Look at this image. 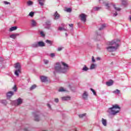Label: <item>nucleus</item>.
I'll return each instance as SVG.
<instances>
[{"mask_svg":"<svg viewBox=\"0 0 131 131\" xmlns=\"http://www.w3.org/2000/svg\"><path fill=\"white\" fill-rule=\"evenodd\" d=\"M45 42H46V43H48V45H50V46H52L53 45V41L50 40H46Z\"/></svg>","mask_w":131,"mask_h":131,"instance_id":"24","label":"nucleus"},{"mask_svg":"<svg viewBox=\"0 0 131 131\" xmlns=\"http://www.w3.org/2000/svg\"><path fill=\"white\" fill-rule=\"evenodd\" d=\"M101 122L104 126H107V120L104 118H102Z\"/></svg>","mask_w":131,"mask_h":131,"instance_id":"14","label":"nucleus"},{"mask_svg":"<svg viewBox=\"0 0 131 131\" xmlns=\"http://www.w3.org/2000/svg\"><path fill=\"white\" fill-rule=\"evenodd\" d=\"M54 16L55 20H58V19L60 18V15L58 14V13L57 11L55 12L54 15Z\"/></svg>","mask_w":131,"mask_h":131,"instance_id":"12","label":"nucleus"},{"mask_svg":"<svg viewBox=\"0 0 131 131\" xmlns=\"http://www.w3.org/2000/svg\"><path fill=\"white\" fill-rule=\"evenodd\" d=\"M79 17L80 18L81 21H82L84 23H85L86 22V17H88V15L84 13H82L80 14Z\"/></svg>","mask_w":131,"mask_h":131,"instance_id":"6","label":"nucleus"},{"mask_svg":"<svg viewBox=\"0 0 131 131\" xmlns=\"http://www.w3.org/2000/svg\"><path fill=\"white\" fill-rule=\"evenodd\" d=\"M66 35L67 36V33H66Z\"/></svg>","mask_w":131,"mask_h":131,"instance_id":"54","label":"nucleus"},{"mask_svg":"<svg viewBox=\"0 0 131 131\" xmlns=\"http://www.w3.org/2000/svg\"><path fill=\"white\" fill-rule=\"evenodd\" d=\"M107 45L109 46L106 48V50L108 52H115L119 47V40L117 39L113 40L108 42Z\"/></svg>","mask_w":131,"mask_h":131,"instance_id":"2","label":"nucleus"},{"mask_svg":"<svg viewBox=\"0 0 131 131\" xmlns=\"http://www.w3.org/2000/svg\"><path fill=\"white\" fill-rule=\"evenodd\" d=\"M40 80L42 82H46L48 81V77L42 76L40 77Z\"/></svg>","mask_w":131,"mask_h":131,"instance_id":"11","label":"nucleus"},{"mask_svg":"<svg viewBox=\"0 0 131 131\" xmlns=\"http://www.w3.org/2000/svg\"><path fill=\"white\" fill-rule=\"evenodd\" d=\"M122 3L123 5H126V4H127V3L126 2V1L125 0H123L122 1Z\"/></svg>","mask_w":131,"mask_h":131,"instance_id":"43","label":"nucleus"},{"mask_svg":"<svg viewBox=\"0 0 131 131\" xmlns=\"http://www.w3.org/2000/svg\"><path fill=\"white\" fill-rule=\"evenodd\" d=\"M46 25H48V26H50V25H51V23L50 21H47L46 23Z\"/></svg>","mask_w":131,"mask_h":131,"instance_id":"47","label":"nucleus"},{"mask_svg":"<svg viewBox=\"0 0 131 131\" xmlns=\"http://www.w3.org/2000/svg\"><path fill=\"white\" fill-rule=\"evenodd\" d=\"M97 67V65L95 64H92L90 66V70H93V69H95Z\"/></svg>","mask_w":131,"mask_h":131,"instance_id":"20","label":"nucleus"},{"mask_svg":"<svg viewBox=\"0 0 131 131\" xmlns=\"http://www.w3.org/2000/svg\"><path fill=\"white\" fill-rule=\"evenodd\" d=\"M12 90H13L14 92H17V86H16V85H14V86L12 88Z\"/></svg>","mask_w":131,"mask_h":131,"instance_id":"35","label":"nucleus"},{"mask_svg":"<svg viewBox=\"0 0 131 131\" xmlns=\"http://www.w3.org/2000/svg\"><path fill=\"white\" fill-rule=\"evenodd\" d=\"M114 8L115 10H116V11H119L121 10V9H120V8L116 7V6H115V5H114Z\"/></svg>","mask_w":131,"mask_h":131,"instance_id":"30","label":"nucleus"},{"mask_svg":"<svg viewBox=\"0 0 131 131\" xmlns=\"http://www.w3.org/2000/svg\"><path fill=\"white\" fill-rule=\"evenodd\" d=\"M14 92L9 91L6 93V97L7 99H11L13 96H14Z\"/></svg>","mask_w":131,"mask_h":131,"instance_id":"9","label":"nucleus"},{"mask_svg":"<svg viewBox=\"0 0 131 131\" xmlns=\"http://www.w3.org/2000/svg\"><path fill=\"white\" fill-rule=\"evenodd\" d=\"M40 34L41 35V36H45V33H43V31H41L40 32Z\"/></svg>","mask_w":131,"mask_h":131,"instance_id":"45","label":"nucleus"},{"mask_svg":"<svg viewBox=\"0 0 131 131\" xmlns=\"http://www.w3.org/2000/svg\"><path fill=\"white\" fill-rule=\"evenodd\" d=\"M97 60H101V58L100 57H97Z\"/></svg>","mask_w":131,"mask_h":131,"instance_id":"51","label":"nucleus"},{"mask_svg":"<svg viewBox=\"0 0 131 131\" xmlns=\"http://www.w3.org/2000/svg\"><path fill=\"white\" fill-rule=\"evenodd\" d=\"M36 85L33 84L30 88V91H33V90L36 89Z\"/></svg>","mask_w":131,"mask_h":131,"instance_id":"23","label":"nucleus"},{"mask_svg":"<svg viewBox=\"0 0 131 131\" xmlns=\"http://www.w3.org/2000/svg\"><path fill=\"white\" fill-rule=\"evenodd\" d=\"M18 28V27L15 26V27H12L11 28H10L9 29V31L10 32H12V31H15V30H17V29Z\"/></svg>","mask_w":131,"mask_h":131,"instance_id":"18","label":"nucleus"},{"mask_svg":"<svg viewBox=\"0 0 131 131\" xmlns=\"http://www.w3.org/2000/svg\"><path fill=\"white\" fill-rule=\"evenodd\" d=\"M14 68H15V71L14 72V74L16 76H19V73H21V64L19 62H17L14 64Z\"/></svg>","mask_w":131,"mask_h":131,"instance_id":"4","label":"nucleus"},{"mask_svg":"<svg viewBox=\"0 0 131 131\" xmlns=\"http://www.w3.org/2000/svg\"><path fill=\"white\" fill-rule=\"evenodd\" d=\"M69 26H70V27H73V24H69Z\"/></svg>","mask_w":131,"mask_h":131,"instance_id":"49","label":"nucleus"},{"mask_svg":"<svg viewBox=\"0 0 131 131\" xmlns=\"http://www.w3.org/2000/svg\"><path fill=\"white\" fill-rule=\"evenodd\" d=\"M44 64H49V60L47 59H44L43 60Z\"/></svg>","mask_w":131,"mask_h":131,"instance_id":"40","label":"nucleus"},{"mask_svg":"<svg viewBox=\"0 0 131 131\" xmlns=\"http://www.w3.org/2000/svg\"><path fill=\"white\" fill-rule=\"evenodd\" d=\"M112 14H113V17H116V16H117L118 15V13L117 12H116L115 13L113 12Z\"/></svg>","mask_w":131,"mask_h":131,"instance_id":"44","label":"nucleus"},{"mask_svg":"<svg viewBox=\"0 0 131 131\" xmlns=\"http://www.w3.org/2000/svg\"><path fill=\"white\" fill-rule=\"evenodd\" d=\"M62 101H68L70 100V97L69 96H66L61 97Z\"/></svg>","mask_w":131,"mask_h":131,"instance_id":"17","label":"nucleus"},{"mask_svg":"<svg viewBox=\"0 0 131 131\" xmlns=\"http://www.w3.org/2000/svg\"><path fill=\"white\" fill-rule=\"evenodd\" d=\"M54 70L58 73H66L69 70V67L65 62H57L54 64Z\"/></svg>","mask_w":131,"mask_h":131,"instance_id":"1","label":"nucleus"},{"mask_svg":"<svg viewBox=\"0 0 131 131\" xmlns=\"http://www.w3.org/2000/svg\"><path fill=\"white\" fill-rule=\"evenodd\" d=\"M82 99L83 100H84L85 101H87V100H89V93L86 91H84L82 95Z\"/></svg>","mask_w":131,"mask_h":131,"instance_id":"7","label":"nucleus"},{"mask_svg":"<svg viewBox=\"0 0 131 131\" xmlns=\"http://www.w3.org/2000/svg\"><path fill=\"white\" fill-rule=\"evenodd\" d=\"M91 91L93 93V94L94 95V96H97V93H96V91H95V90L93 89H90Z\"/></svg>","mask_w":131,"mask_h":131,"instance_id":"33","label":"nucleus"},{"mask_svg":"<svg viewBox=\"0 0 131 131\" xmlns=\"http://www.w3.org/2000/svg\"><path fill=\"white\" fill-rule=\"evenodd\" d=\"M105 7H106V9L107 10H109V9H110V4L105 3Z\"/></svg>","mask_w":131,"mask_h":131,"instance_id":"29","label":"nucleus"},{"mask_svg":"<svg viewBox=\"0 0 131 131\" xmlns=\"http://www.w3.org/2000/svg\"><path fill=\"white\" fill-rule=\"evenodd\" d=\"M86 114H82V115H85Z\"/></svg>","mask_w":131,"mask_h":131,"instance_id":"53","label":"nucleus"},{"mask_svg":"<svg viewBox=\"0 0 131 131\" xmlns=\"http://www.w3.org/2000/svg\"><path fill=\"white\" fill-rule=\"evenodd\" d=\"M31 24L33 27H35L37 25V23L34 19H32L31 20Z\"/></svg>","mask_w":131,"mask_h":131,"instance_id":"10","label":"nucleus"},{"mask_svg":"<svg viewBox=\"0 0 131 131\" xmlns=\"http://www.w3.org/2000/svg\"><path fill=\"white\" fill-rule=\"evenodd\" d=\"M58 92H68V91H67V90L65 89L64 88L61 87L58 90Z\"/></svg>","mask_w":131,"mask_h":131,"instance_id":"22","label":"nucleus"},{"mask_svg":"<svg viewBox=\"0 0 131 131\" xmlns=\"http://www.w3.org/2000/svg\"><path fill=\"white\" fill-rule=\"evenodd\" d=\"M120 110L121 108L118 104H114L108 108L107 112L111 115H117L120 113Z\"/></svg>","mask_w":131,"mask_h":131,"instance_id":"3","label":"nucleus"},{"mask_svg":"<svg viewBox=\"0 0 131 131\" xmlns=\"http://www.w3.org/2000/svg\"><path fill=\"white\" fill-rule=\"evenodd\" d=\"M94 11H99V10H101V7H94Z\"/></svg>","mask_w":131,"mask_h":131,"instance_id":"37","label":"nucleus"},{"mask_svg":"<svg viewBox=\"0 0 131 131\" xmlns=\"http://www.w3.org/2000/svg\"><path fill=\"white\" fill-rule=\"evenodd\" d=\"M24 130H25V131H28V129H27V128H26L24 129Z\"/></svg>","mask_w":131,"mask_h":131,"instance_id":"50","label":"nucleus"},{"mask_svg":"<svg viewBox=\"0 0 131 131\" xmlns=\"http://www.w3.org/2000/svg\"><path fill=\"white\" fill-rule=\"evenodd\" d=\"M3 3L5 5H11V3L10 2H8L7 1H4Z\"/></svg>","mask_w":131,"mask_h":131,"instance_id":"41","label":"nucleus"},{"mask_svg":"<svg viewBox=\"0 0 131 131\" xmlns=\"http://www.w3.org/2000/svg\"><path fill=\"white\" fill-rule=\"evenodd\" d=\"M113 94H120V91L117 89L113 92Z\"/></svg>","mask_w":131,"mask_h":131,"instance_id":"28","label":"nucleus"},{"mask_svg":"<svg viewBox=\"0 0 131 131\" xmlns=\"http://www.w3.org/2000/svg\"><path fill=\"white\" fill-rule=\"evenodd\" d=\"M54 102L55 103H59V98H55L54 99Z\"/></svg>","mask_w":131,"mask_h":131,"instance_id":"42","label":"nucleus"},{"mask_svg":"<svg viewBox=\"0 0 131 131\" xmlns=\"http://www.w3.org/2000/svg\"><path fill=\"white\" fill-rule=\"evenodd\" d=\"M56 56V54L54 53H51L50 54V57L51 58H54Z\"/></svg>","mask_w":131,"mask_h":131,"instance_id":"38","label":"nucleus"},{"mask_svg":"<svg viewBox=\"0 0 131 131\" xmlns=\"http://www.w3.org/2000/svg\"><path fill=\"white\" fill-rule=\"evenodd\" d=\"M38 2L39 3V4L42 7V6H44V3H45V0H38Z\"/></svg>","mask_w":131,"mask_h":131,"instance_id":"19","label":"nucleus"},{"mask_svg":"<svg viewBox=\"0 0 131 131\" xmlns=\"http://www.w3.org/2000/svg\"><path fill=\"white\" fill-rule=\"evenodd\" d=\"M23 103V99L21 98H18L15 101V106H20Z\"/></svg>","mask_w":131,"mask_h":131,"instance_id":"8","label":"nucleus"},{"mask_svg":"<svg viewBox=\"0 0 131 131\" xmlns=\"http://www.w3.org/2000/svg\"><path fill=\"white\" fill-rule=\"evenodd\" d=\"M82 71H88L89 70V69L86 66L84 65L82 69Z\"/></svg>","mask_w":131,"mask_h":131,"instance_id":"25","label":"nucleus"},{"mask_svg":"<svg viewBox=\"0 0 131 131\" xmlns=\"http://www.w3.org/2000/svg\"><path fill=\"white\" fill-rule=\"evenodd\" d=\"M1 103H2V104H3V105H7V104H8V102H7V100H1Z\"/></svg>","mask_w":131,"mask_h":131,"instance_id":"27","label":"nucleus"},{"mask_svg":"<svg viewBox=\"0 0 131 131\" xmlns=\"http://www.w3.org/2000/svg\"><path fill=\"white\" fill-rule=\"evenodd\" d=\"M32 48H38V47H46V44L42 41L36 42L31 45Z\"/></svg>","mask_w":131,"mask_h":131,"instance_id":"5","label":"nucleus"},{"mask_svg":"<svg viewBox=\"0 0 131 131\" xmlns=\"http://www.w3.org/2000/svg\"><path fill=\"white\" fill-rule=\"evenodd\" d=\"M0 59H0V61H3V58H2V57H0Z\"/></svg>","mask_w":131,"mask_h":131,"instance_id":"52","label":"nucleus"},{"mask_svg":"<svg viewBox=\"0 0 131 131\" xmlns=\"http://www.w3.org/2000/svg\"><path fill=\"white\" fill-rule=\"evenodd\" d=\"M47 107L50 109V110H52V105L50 103H47Z\"/></svg>","mask_w":131,"mask_h":131,"instance_id":"36","label":"nucleus"},{"mask_svg":"<svg viewBox=\"0 0 131 131\" xmlns=\"http://www.w3.org/2000/svg\"><path fill=\"white\" fill-rule=\"evenodd\" d=\"M58 30H59L60 31H62V30H63L64 31H66V29L59 27L58 28Z\"/></svg>","mask_w":131,"mask_h":131,"instance_id":"32","label":"nucleus"},{"mask_svg":"<svg viewBox=\"0 0 131 131\" xmlns=\"http://www.w3.org/2000/svg\"><path fill=\"white\" fill-rule=\"evenodd\" d=\"M92 62H93V63L96 62V60H95V57L94 56L92 57Z\"/></svg>","mask_w":131,"mask_h":131,"instance_id":"48","label":"nucleus"},{"mask_svg":"<svg viewBox=\"0 0 131 131\" xmlns=\"http://www.w3.org/2000/svg\"><path fill=\"white\" fill-rule=\"evenodd\" d=\"M79 118H84L85 117V115H79Z\"/></svg>","mask_w":131,"mask_h":131,"instance_id":"46","label":"nucleus"},{"mask_svg":"<svg viewBox=\"0 0 131 131\" xmlns=\"http://www.w3.org/2000/svg\"><path fill=\"white\" fill-rule=\"evenodd\" d=\"M29 16L31 17H33L34 16V12L32 11L30 12L29 14Z\"/></svg>","mask_w":131,"mask_h":131,"instance_id":"31","label":"nucleus"},{"mask_svg":"<svg viewBox=\"0 0 131 131\" xmlns=\"http://www.w3.org/2000/svg\"><path fill=\"white\" fill-rule=\"evenodd\" d=\"M72 11L71 8H67L66 10V11L68 13H71V12Z\"/></svg>","mask_w":131,"mask_h":131,"instance_id":"34","label":"nucleus"},{"mask_svg":"<svg viewBox=\"0 0 131 131\" xmlns=\"http://www.w3.org/2000/svg\"><path fill=\"white\" fill-rule=\"evenodd\" d=\"M106 84L107 86H111V85H113V80H110V81H107Z\"/></svg>","mask_w":131,"mask_h":131,"instance_id":"15","label":"nucleus"},{"mask_svg":"<svg viewBox=\"0 0 131 131\" xmlns=\"http://www.w3.org/2000/svg\"><path fill=\"white\" fill-rule=\"evenodd\" d=\"M104 28H106V24L102 25L101 27L99 29V30H103Z\"/></svg>","mask_w":131,"mask_h":131,"instance_id":"26","label":"nucleus"},{"mask_svg":"<svg viewBox=\"0 0 131 131\" xmlns=\"http://www.w3.org/2000/svg\"><path fill=\"white\" fill-rule=\"evenodd\" d=\"M63 47H58L57 49L58 52H61L63 50Z\"/></svg>","mask_w":131,"mask_h":131,"instance_id":"39","label":"nucleus"},{"mask_svg":"<svg viewBox=\"0 0 131 131\" xmlns=\"http://www.w3.org/2000/svg\"><path fill=\"white\" fill-rule=\"evenodd\" d=\"M27 5L29 7H30V6H32L33 5V2L31 1H29L27 2Z\"/></svg>","mask_w":131,"mask_h":131,"instance_id":"21","label":"nucleus"},{"mask_svg":"<svg viewBox=\"0 0 131 131\" xmlns=\"http://www.w3.org/2000/svg\"><path fill=\"white\" fill-rule=\"evenodd\" d=\"M17 36H19V34H13L10 35V37L11 38H12L13 39H15V38L17 37Z\"/></svg>","mask_w":131,"mask_h":131,"instance_id":"13","label":"nucleus"},{"mask_svg":"<svg viewBox=\"0 0 131 131\" xmlns=\"http://www.w3.org/2000/svg\"><path fill=\"white\" fill-rule=\"evenodd\" d=\"M34 120H35V121H39V120H40L39 116H38V115L34 116Z\"/></svg>","mask_w":131,"mask_h":131,"instance_id":"16","label":"nucleus"}]
</instances>
